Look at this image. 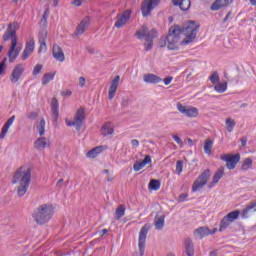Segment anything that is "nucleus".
Instances as JSON below:
<instances>
[{"mask_svg":"<svg viewBox=\"0 0 256 256\" xmlns=\"http://www.w3.org/2000/svg\"><path fill=\"white\" fill-rule=\"evenodd\" d=\"M198 32L199 25L194 21H188L182 28L177 25L172 26L164 41H167V47L170 51H175V49H179L181 35H184L185 38L181 41L180 45H189L195 41Z\"/></svg>","mask_w":256,"mask_h":256,"instance_id":"f257e3e1","label":"nucleus"},{"mask_svg":"<svg viewBox=\"0 0 256 256\" xmlns=\"http://www.w3.org/2000/svg\"><path fill=\"white\" fill-rule=\"evenodd\" d=\"M12 183L18 184L17 195L23 197L31 185V167L24 165L18 168L14 173Z\"/></svg>","mask_w":256,"mask_h":256,"instance_id":"f03ea898","label":"nucleus"},{"mask_svg":"<svg viewBox=\"0 0 256 256\" xmlns=\"http://www.w3.org/2000/svg\"><path fill=\"white\" fill-rule=\"evenodd\" d=\"M19 29V23L12 22L8 25L6 31L3 34V41H9L11 39V46L8 51V59L10 63H15V59L19 57L21 48L17 47V31Z\"/></svg>","mask_w":256,"mask_h":256,"instance_id":"7ed1b4c3","label":"nucleus"},{"mask_svg":"<svg viewBox=\"0 0 256 256\" xmlns=\"http://www.w3.org/2000/svg\"><path fill=\"white\" fill-rule=\"evenodd\" d=\"M53 213L55 212L52 204H42L34 210L32 217L38 225H45V223L51 221Z\"/></svg>","mask_w":256,"mask_h":256,"instance_id":"20e7f679","label":"nucleus"},{"mask_svg":"<svg viewBox=\"0 0 256 256\" xmlns=\"http://www.w3.org/2000/svg\"><path fill=\"white\" fill-rule=\"evenodd\" d=\"M136 37L138 39H143V37H145V41L147 42L144 44L145 51H151V49H153V39L157 37V31L156 30L149 31V28H147V26H142L136 32Z\"/></svg>","mask_w":256,"mask_h":256,"instance_id":"39448f33","label":"nucleus"},{"mask_svg":"<svg viewBox=\"0 0 256 256\" xmlns=\"http://www.w3.org/2000/svg\"><path fill=\"white\" fill-rule=\"evenodd\" d=\"M83 121H85V109L79 108L76 111L73 121L66 119L65 123L67 127H75L76 131H81Z\"/></svg>","mask_w":256,"mask_h":256,"instance_id":"423d86ee","label":"nucleus"},{"mask_svg":"<svg viewBox=\"0 0 256 256\" xmlns=\"http://www.w3.org/2000/svg\"><path fill=\"white\" fill-rule=\"evenodd\" d=\"M209 177H211V170L209 169L204 170L192 185L193 193H197V191H201V188L207 185V181H209Z\"/></svg>","mask_w":256,"mask_h":256,"instance_id":"0eeeda50","label":"nucleus"},{"mask_svg":"<svg viewBox=\"0 0 256 256\" xmlns=\"http://www.w3.org/2000/svg\"><path fill=\"white\" fill-rule=\"evenodd\" d=\"M149 229H151V225L145 224L139 232L138 247L141 256L145 255V243L147 241V233H149Z\"/></svg>","mask_w":256,"mask_h":256,"instance_id":"6e6552de","label":"nucleus"},{"mask_svg":"<svg viewBox=\"0 0 256 256\" xmlns=\"http://www.w3.org/2000/svg\"><path fill=\"white\" fill-rule=\"evenodd\" d=\"M239 215H241V212L239 210L232 211L228 213L226 216H224V219L220 222V228L219 231H225L233 221L239 219Z\"/></svg>","mask_w":256,"mask_h":256,"instance_id":"1a4fd4ad","label":"nucleus"},{"mask_svg":"<svg viewBox=\"0 0 256 256\" xmlns=\"http://www.w3.org/2000/svg\"><path fill=\"white\" fill-rule=\"evenodd\" d=\"M220 159L226 162L227 169L231 171L235 169V167H237V163L241 161V155L239 153L234 155L223 154L222 156H220Z\"/></svg>","mask_w":256,"mask_h":256,"instance_id":"9d476101","label":"nucleus"},{"mask_svg":"<svg viewBox=\"0 0 256 256\" xmlns=\"http://www.w3.org/2000/svg\"><path fill=\"white\" fill-rule=\"evenodd\" d=\"M161 0H143L142 5H141V11L143 17H149L151 15V11L159 5V2Z\"/></svg>","mask_w":256,"mask_h":256,"instance_id":"9b49d317","label":"nucleus"},{"mask_svg":"<svg viewBox=\"0 0 256 256\" xmlns=\"http://www.w3.org/2000/svg\"><path fill=\"white\" fill-rule=\"evenodd\" d=\"M177 109L182 113V115H185V117L195 118L199 117V109L193 106H183V104L178 103Z\"/></svg>","mask_w":256,"mask_h":256,"instance_id":"f8f14e48","label":"nucleus"},{"mask_svg":"<svg viewBox=\"0 0 256 256\" xmlns=\"http://www.w3.org/2000/svg\"><path fill=\"white\" fill-rule=\"evenodd\" d=\"M89 25H91V18H89V16H86L76 26V29L73 33V37H80V35H83V33H85V31H87V28L89 27Z\"/></svg>","mask_w":256,"mask_h":256,"instance_id":"ddd939ff","label":"nucleus"},{"mask_svg":"<svg viewBox=\"0 0 256 256\" xmlns=\"http://www.w3.org/2000/svg\"><path fill=\"white\" fill-rule=\"evenodd\" d=\"M33 51H35V40L33 38H30L26 41L25 48L22 52V61H27V59H29V57L33 55Z\"/></svg>","mask_w":256,"mask_h":256,"instance_id":"4468645a","label":"nucleus"},{"mask_svg":"<svg viewBox=\"0 0 256 256\" xmlns=\"http://www.w3.org/2000/svg\"><path fill=\"white\" fill-rule=\"evenodd\" d=\"M131 13V10L128 9L117 15V21L115 22L116 29H121V27L127 25V22L131 19Z\"/></svg>","mask_w":256,"mask_h":256,"instance_id":"2eb2a0df","label":"nucleus"},{"mask_svg":"<svg viewBox=\"0 0 256 256\" xmlns=\"http://www.w3.org/2000/svg\"><path fill=\"white\" fill-rule=\"evenodd\" d=\"M25 72V66L23 64H17L14 69L12 70V73L10 75L11 83H17L19 79H21V76Z\"/></svg>","mask_w":256,"mask_h":256,"instance_id":"dca6fc26","label":"nucleus"},{"mask_svg":"<svg viewBox=\"0 0 256 256\" xmlns=\"http://www.w3.org/2000/svg\"><path fill=\"white\" fill-rule=\"evenodd\" d=\"M217 232V229L211 231L208 227H199L194 231V235L197 239H203V237H207L208 235H214Z\"/></svg>","mask_w":256,"mask_h":256,"instance_id":"f3484780","label":"nucleus"},{"mask_svg":"<svg viewBox=\"0 0 256 256\" xmlns=\"http://www.w3.org/2000/svg\"><path fill=\"white\" fill-rule=\"evenodd\" d=\"M119 81H121L120 76H116L110 85L109 91H108V99H113L115 97V93H117V89L119 87Z\"/></svg>","mask_w":256,"mask_h":256,"instance_id":"a211bd4d","label":"nucleus"},{"mask_svg":"<svg viewBox=\"0 0 256 256\" xmlns=\"http://www.w3.org/2000/svg\"><path fill=\"white\" fill-rule=\"evenodd\" d=\"M50 145L51 142L45 137H40L34 142V147L38 151H43V149H47V147H50Z\"/></svg>","mask_w":256,"mask_h":256,"instance_id":"6ab92c4d","label":"nucleus"},{"mask_svg":"<svg viewBox=\"0 0 256 256\" xmlns=\"http://www.w3.org/2000/svg\"><path fill=\"white\" fill-rule=\"evenodd\" d=\"M52 55L56 61H60V63H63L65 61V53H63V49H61V46L55 44L52 48Z\"/></svg>","mask_w":256,"mask_h":256,"instance_id":"aec40b11","label":"nucleus"},{"mask_svg":"<svg viewBox=\"0 0 256 256\" xmlns=\"http://www.w3.org/2000/svg\"><path fill=\"white\" fill-rule=\"evenodd\" d=\"M143 81H144V83L156 85L157 83H161L162 79H161V77H159L153 73H148L143 76Z\"/></svg>","mask_w":256,"mask_h":256,"instance_id":"412c9836","label":"nucleus"},{"mask_svg":"<svg viewBox=\"0 0 256 256\" xmlns=\"http://www.w3.org/2000/svg\"><path fill=\"white\" fill-rule=\"evenodd\" d=\"M233 3V0H216L211 5L212 11H219V9H223V7H228V5H231Z\"/></svg>","mask_w":256,"mask_h":256,"instance_id":"4be33fe9","label":"nucleus"},{"mask_svg":"<svg viewBox=\"0 0 256 256\" xmlns=\"http://www.w3.org/2000/svg\"><path fill=\"white\" fill-rule=\"evenodd\" d=\"M38 39L40 43L38 53H45V51H47V42L45 41V39H47V32L45 31L40 32Z\"/></svg>","mask_w":256,"mask_h":256,"instance_id":"5701e85b","label":"nucleus"},{"mask_svg":"<svg viewBox=\"0 0 256 256\" xmlns=\"http://www.w3.org/2000/svg\"><path fill=\"white\" fill-rule=\"evenodd\" d=\"M251 213H256V201L251 202L246 206L244 210H242L241 212L242 219H248Z\"/></svg>","mask_w":256,"mask_h":256,"instance_id":"b1692460","label":"nucleus"},{"mask_svg":"<svg viewBox=\"0 0 256 256\" xmlns=\"http://www.w3.org/2000/svg\"><path fill=\"white\" fill-rule=\"evenodd\" d=\"M115 133V126L111 122L105 123L101 128V134L104 137H107L108 135H113Z\"/></svg>","mask_w":256,"mask_h":256,"instance_id":"393cba45","label":"nucleus"},{"mask_svg":"<svg viewBox=\"0 0 256 256\" xmlns=\"http://www.w3.org/2000/svg\"><path fill=\"white\" fill-rule=\"evenodd\" d=\"M184 247L187 256L195 255V246L193 245V240H191V238H186L184 240Z\"/></svg>","mask_w":256,"mask_h":256,"instance_id":"a878e982","label":"nucleus"},{"mask_svg":"<svg viewBox=\"0 0 256 256\" xmlns=\"http://www.w3.org/2000/svg\"><path fill=\"white\" fill-rule=\"evenodd\" d=\"M176 7H180L181 11H189L191 9V0H172Z\"/></svg>","mask_w":256,"mask_h":256,"instance_id":"bb28decb","label":"nucleus"},{"mask_svg":"<svg viewBox=\"0 0 256 256\" xmlns=\"http://www.w3.org/2000/svg\"><path fill=\"white\" fill-rule=\"evenodd\" d=\"M14 122H15V116H12L6 121L0 133V139H3L7 135V133H9V128L11 127V125H13Z\"/></svg>","mask_w":256,"mask_h":256,"instance_id":"cd10ccee","label":"nucleus"},{"mask_svg":"<svg viewBox=\"0 0 256 256\" xmlns=\"http://www.w3.org/2000/svg\"><path fill=\"white\" fill-rule=\"evenodd\" d=\"M51 112L54 117L55 123H57L59 119V101H57V98H53L51 102Z\"/></svg>","mask_w":256,"mask_h":256,"instance_id":"c85d7f7f","label":"nucleus"},{"mask_svg":"<svg viewBox=\"0 0 256 256\" xmlns=\"http://www.w3.org/2000/svg\"><path fill=\"white\" fill-rule=\"evenodd\" d=\"M223 173H224V168H221L216 171V173L213 176L212 182L208 185L210 189L215 187L219 183V181H221V178L223 177Z\"/></svg>","mask_w":256,"mask_h":256,"instance_id":"c756f323","label":"nucleus"},{"mask_svg":"<svg viewBox=\"0 0 256 256\" xmlns=\"http://www.w3.org/2000/svg\"><path fill=\"white\" fill-rule=\"evenodd\" d=\"M149 163H151V156L146 155L142 162L134 163L133 169H134V171H141V169H143V167H145V165H149Z\"/></svg>","mask_w":256,"mask_h":256,"instance_id":"7c9ffc66","label":"nucleus"},{"mask_svg":"<svg viewBox=\"0 0 256 256\" xmlns=\"http://www.w3.org/2000/svg\"><path fill=\"white\" fill-rule=\"evenodd\" d=\"M154 225L157 231H161L165 227V216L156 215L154 218Z\"/></svg>","mask_w":256,"mask_h":256,"instance_id":"2f4dec72","label":"nucleus"},{"mask_svg":"<svg viewBox=\"0 0 256 256\" xmlns=\"http://www.w3.org/2000/svg\"><path fill=\"white\" fill-rule=\"evenodd\" d=\"M125 206L124 205H119L115 211V219L116 221H119V219L125 217Z\"/></svg>","mask_w":256,"mask_h":256,"instance_id":"473e14b6","label":"nucleus"},{"mask_svg":"<svg viewBox=\"0 0 256 256\" xmlns=\"http://www.w3.org/2000/svg\"><path fill=\"white\" fill-rule=\"evenodd\" d=\"M213 149V142L211 139H206L204 142V153L206 155H211V150Z\"/></svg>","mask_w":256,"mask_h":256,"instance_id":"72a5a7b5","label":"nucleus"},{"mask_svg":"<svg viewBox=\"0 0 256 256\" xmlns=\"http://www.w3.org/2000/svg\"><path fill=\"white\" fill-rule=\"evenodd\" d=\"M225 123L228 133H233V129H235V125H237L235 120H233L232 118H227Z\"/></svg>","mask_w":256,"mask_h":256,"instance_id":"f704fd0d","label":"nucleus"},{"mask_svg":"<svg viewBox=\"0 0 256 256\" xmlns=\"http://www.w3.org/2000/svg\"><path fill=\"white\" fill-rule=\"evenodd\" d=\"M101 149L102 147H96V148H93L92 150L88 151L86 156L89 158V159H95V157H97V155H99V153H101Z\"/></svg>","mask_w":256,"mask_h":256,"instance_id":"c9c22d12","label":"nucleus"},{"mask_svg":"<svg viewBox=\"0 0 256 256\" xmlns=\"http://www.w3.org/2000/svg\"><path fill=\"white\" fill-rule=\"evenodd\" d=\"M55 79V73H46L42 77V85H47L50 81H53Z\"/></svg>","mask_w":256,"mask_h":256,"instance_id":"e433bc0d","label":"nucleus"},{"mask_svg":"<svg viewBox=\"0 0 256 256\" xmlns=\"http://www.w3.org/2000/svg\"><path fill=\"white\" fill-rule=\"evenodd\" d=\"M253 167V160L246 158L241 166V171H249Z\"/></svg>","mask_w":256,"mask_h":256,"instance_id":"4c0bfd02","label":"nucleus"},{"mask_svg":"<svg viewBox=\"0 0 256 256\" xmlns=\"http://www.w3.org/2000/svg\"><path fill=\"white\" fill-rule=\"evenodd\" d=\"M36 129L41 137H43V135H45V119H41L38 122Z\"/></svg>","mask_w":256,"mask_h":256,"instance_id":"58836bf2","label":"nucleus"},{"mask_svg":"<svg viewBox=\"0 0 256 256\" xmlns=\"http://www.w3.org/2000/svg\"><path fill=\"white\" fill-rule=\"evenodd\" d=\"M149 189H152V191H159V189H161V182H159V180L152 179L149 183Z\"/></svg>","mask_w":256,"mask_h":256,"instance_id":"ea45409f","label":"nucleus"},{"mask_svg":"<svg viewBox=\"0 0 256 256\" xmlns=\"http://www.w3.org/2000/svg\"><path fill=\"white\" fill-rule=\"evenodd\" d=\"M214 89L217 93H225L227 91V82H221L215 85Z\"/></svg>","mask_w":256,"mask_h":256,"instance_id":"a19ab883","label":"nucleus"},{"mask_svg":"<svg viewBox=\"0 0 256 256\" xmlns=\"http://www.w3.org/2000/svg\"><path fill=\"white\" fill-rule=\"evenodd\" d=\"M176 175H181L183 173V160H178L176 162Z\"/></svg>","mask_w":256,"mask_h":256,"instance_id":"79ce46f5","label":"nucleus"},{"mask_svg":"<svg viewBox=\"0 0 256 256\" xmlns=\"http://www.w3.org/2000/svg\"><path fill=\"white\" fill-rule=\"evenodd\" d=\"M42 70H43V65L37 64L33 69L32 75H39V73H41Z\"/></svg>","mask_w":256,"mask_h":256,"instance_id":"37998d69","label":"nucleus"},{"mask_svg":"<svg viewBox=\"0 0 256 256\" xmlns=\"http://www.w3.org/2000/svg\"><path fill=\"white\" fill-rule=\"evenodd\" d=\"M7 65V58H4L1 62H0V75H3V73H5V66Z\"/></svg>","mask_w":256,"mask_h":256,"instance_id":"c03bdc74","label":"nucleus"},{"mask_svg":"<svg viewBox=\"0 0 256 256\" xmlns=\"http://www.w3.org/2000/svg\"><path fill=\"white\" fill-rule=\"evenodd\" d=\"M210 81L211 83H218L219 81V74L217 72H213L212 75L210 76Z\"/></svg>","mask_w":256,"mask_h":256,"instance_id":"a18cd8bd","label":"nucleus"},{"mask_svg":"<svg viewBox=\"0 0 256 256\" xmlns=\"http://www.w3.org/2000/svg\"><path fill=\"white\" fill-rule=\"evenodd\" d=\"M79 81V87H85L87 80L85 79V77L81 76L78 78Z\"/></svg>","mask_w":256,"mask_h":256,"instance_id":"49530a36","label":"nucleus"},{"mask_svg":"<svg viewBox=\"0 0 256 256\" xmlns=\"http://www.w3.org/2000/svg\"><path fill=\"white\" fill-rule=\"evenodd\" d=\"M172 138L174 139V141L178 144V145H183V140H181V138H179V136L177 135H172Z\"/></svg>","mask_w":256,"mask_h":256,"instance_id":"de8ad7c7","label":"nucleus"},{"mask_svg":"<svg viewBox=\"0 0 256 256\" xmlns=\"http://www.w3.org/2000/svg\"><path fill=\"white\" fill-rule=\"evenodd\" d=\"M61 95L64 97H71V95H73V92L71 90H63L61 92Z\"/></svg>","mask_w":256,"mask_h":256,"instance_id":"09e8293b","label":"nucleus"},{"mask_svg":"<svg viewBox=\"0 0 256 256\" xmlns=\"http://www.w3.org/2000/svg\"><path fill=\"white\" fill-rule=\"evenodd\" d=\"M171 81H173V76L166 77L163 80L164 85H171Z\"/></svg>","mask_w":256,"mask_h":256,"instance_id":"8fccbe9b","label":"nucleus"},{"mask_svg":"<svg viewBox=\"0 0 256 256\" xmlns=\"http://www.w3.org/2000/svg\"><path fill=\"white\" fill-rule=\"evenodd\" d=\"M131 145L134 149H137V147H139V140L137 139L131 140Z\"/></svg>","mask_w":256,"mask_h":256,"instance_id":"3c124183","label":"nucleus"},{"mask_svg":"<svg viewBox=\"0 0 256 256\" xmlns=\"http://www.w3.org/2000/svg\"><path fill=\"white\" fill-rule=\"evenodd\" d=\"M82 3L83 2L81 0L72 1V5H74V7H81Z\"/></svg>","mask_w":256,"mask_h":256,"instance_id":"603ef678","label":"nucleus"},{"mask_svg":"<svg viewBox=\"0 0 256 256\" xmlns=\"http://www.w3.org/2000/svg\"><path fill=\"white\" fill-rule=\"evenodd\" d=\"M127 105H129V99L124 98V99L122 100V107H127Z\"/></svg>","mask_w":256,"mask_h":256,"instance_id":"864d4df0","label":"nucleus"},{"mask_svg":"<svg viewBox=\"0 0 256 256\" xmlns=\"http://www.w3.org/2000/svg\"><path fill=\"white\" fill-rule=\"evenodd\" d=\"M187 197H189V195H187V194H180L179 199H180V201H185V199H187Z\"/></svg>","mask_w":256,"mask_h":256,"instance_id":"5fc2aeb1","label":"nucleus"},{"mask_svg":"<svg viewBox=\"0 0 256 256\" xmlns=\"http://www.w3.org/2000/svg\"><path fill=\"white\" fill-rule=\"evenodd\" d=\"M242 147H245L247 145V140L246 139H240Z\"/></svg>","mask_w":256,"mask_h":256,"instance_id":"6e6d98bb","label":"nucleus"},{"mask_svg":"<svg viewBox=\"0 0 256 256\" xmlns=\"http://www.w3.org/2000/svg\"><path fill=\"white\" fill-rule=\"evenodd\" d=\"M59 5V0H53V7H57Z\"/></svg>","mask_w":256,"mask_h":256,"instance_id":"4d7b16f0","label":"nucleus"},{"mask_svg":"<svg viewBox=\"0 0 256 256\" xmlns=\"http://www.w3.org/2000/svg\"><path fill=\"white\" fill-rule=\"evenodd\" d=\"M35 117H37V114L34 113V112H32V113L30 114V116H29V119H33V118H35Z\"/></svg>","mask_w":256,"mask_h":256,"instance_id":"13d9d810","label":"nucleus"},{"mask_svg":"<svg viewBox=\"0 0 256 256\" xmlns=\"http://www.w3.org/2000/svg\"><path fill=\"white\" fill-rule=\"evenodd\" d=\"M249 2L253 7H256V0H249Z\"/></svg>","mask_w":256,"mask_h":256,"instance_id":"bf43d9fd","label":"nucleus"},{"mask_svg":"<svg viewBox=\"0 0 256 256\" xmlns=\"http://www.w3.org/2000/svg\"><path fill=\"white\" fill-rule=\"evenodd\" d=\"M62 184H63V179L58 180L57 187H61Z\"/></svg>","mask_w":256,"mask_h":256,"instance_id":"052dcab7","label":"nucleus"},{"mask_svg":"<svg viewBox=\"0 0 256 256\" xmlns=\"http://www.w3.org/2000/svg\"><path fill=\"white\" fill-rule=\"evenodd\" d=\"M231 16V13H228L224 18V23L229 20V17Z\"/></svg>","mask_w":256,"mask_h":256,"instance_id":"680f3d73","label":"nucleus"},{"mask_svg":"<svg viewBox=\"0 0 256 256\" xmlns=\"http://www.w3.org/2000/svg\"><path fill=\"white\" fill-rule=\"evenodd\" d=\"M49 15V10H45L43 17H47Z\"/></svg>","mask_w":256,"mask_h":256,"instance_id":"e2e57ef3","label":"nucleus"},{"mask_svg":"<svg viewBox=\"0 0 256 256\" xmlns=\"http://www.w3.org/2000/svg\"><path fill=\"white\" fill-rule=\"evenodd\" d=\"M210 256H219V255H217V252H211Z\"/></svg>","mask_w":256,"mask_h":256,"instance_id":"0e129e2a","label":"nucleus"},{"mask_svg":"<svg viewBox=\"0 0 256 256\" xmlns=\"http://www.w3.org/2000/svg\"><path fill=\"white\" fill-rule=\"evenodd\" d=\"M102 233H103V235H106V233H108V230L107 229H103Z\"/></svg>","mask_w":256,"mask_h":256,"instance_id":"69168bd1","label":"nucleus"},{"mask_svg":"<svg viewBox=\"0 0 256 256\" xmlns=\"http://www.w3.org/2000/svg\"><path fill=\"white\" fill-rule=\"evenodd\" d=\"M107 181H108V182H111V181H113V178L108 177V178H107Z\"/></svg>","mask_w":256,"mask_h":256,"instance_id":"338daca9","label":"nucleus"},{"mask_svg":"<svg viewBox=\"0 0 256 256\" xmlns=\"http://www.w3.org/2000/svg\"><path fill=\"white\" fill-rule=\"evenodd\" d=\"M103 173H104V174H107V173H109V170H107V169H106V170H103Z\"/></svg>","mask_w":256,"mask_h":256,"instance_id":"774afa93","label":"nucleus"}]
</instances>
